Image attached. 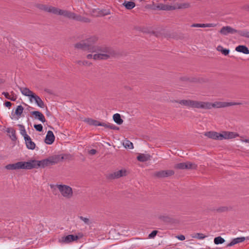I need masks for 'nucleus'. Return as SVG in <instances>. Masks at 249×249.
<instances>
[{"label":"nucleus","mask_w":249,"mask_h":249,"mask_svg":"<svg viewBox=\"0 0 249 249\" xmlns=\"http://www.w3.org/2000/svg\"><path fill=\"white\" fill-rule=\"evenodd\" d=\"M36 7L40 10L49 13H52L56 15L62 16L64 17L72 19L77 21L87 22V19L80 15H77L74 13L71 12L66 10H63L52 5L37 3L36 5Z\"/></svg>","instance_id":"1"},{"label":"nucleus","mask_w":249,"mask_h":249,"mask_svg":"<svg viewBox=\"0 0 249 249\" xmlns=\"http://www.w3.org/2000/svg\"><path fill=\"white\" fill-rule=\"evenodd\" d=\"M92 53H96L98 60H106L115 57L117 52L112 47L106 45L94 46Z\"/></svg>","instance_id":"2"},{"label":"nucleus","mask_w":249,"mask_h":249,"mask_svg":"<svg viewBox=\"0 0 249 249\" xmlns=\"http://www.w3.org/2000/svg\"><path fill=\"white\" fill-rule=\"evenodd\" d=\"M173 103L180 104L182 107L186 108H193L197 109H203V101L193 100L191 99H182L174 100Z\"/></svg>","instance_id":"3"},{"label":"nucleus","mask_w":249,"mask_h":249,"mask_svg":"<svg viewBox=\"0 0 249 249\" xmlns=\"http://www.w3.org/2000/svg\"><path fill=\"white\" fill-rule=\"evenodd\" d=\"M33 160L28 161H19L13 164H9L5 166L7 170L32 169L35 168Z\"/></svg>","instance_id":"4"},{"label":"nucleus","mask_w":249,"mask_h":249,"mask_svg":"<svg viewBox=\"0 0 249 249\" xmlns=\"http://www.w3.org/2000/svg\"><path fill=\"white\" fill-rule=\"evenodd\" d=\"M242 104L240 102H226L216 101L213 103L209 102H203V109H211L212 108H223L230 106L240 105Z\"/></svg>","instance_id":"5"},{"label":"nucleus","mask_w":249,"mask_h":249,"mask_svg":"<svg viewBox=\"0 0 249 249\" xmlns=\"http://www.w3.org/2000/svg\"><path fill=\"white\" fill-rule=\"evenodd\" d=\"M33 161L35 162L34 163L35 166V168H37L39 167L44 168L46 166L53 165L58 162L59 161V157L58 156H54L41 160H33Z\"/></svg>","instance_id":"6"},{"label":"nucleus","mask_w":249,"mask_h":249,"mask_svg":"<svg viewBox=\"0 0 249 249\" xmlns=\"http://www.w3.org/2000/svg\"><path fill=\"white\" fill-rule=\"evenodd\" d=\"M219 32L221 34L224 36H227L229 34L238 33L240 36L245 37H246L245 35L248 33V31L246 30H237L229 26L222 27Z\"/></svg>","instance_id":"7"},{"label":"nucleus","mask_w":249,"mask_h":249,"mask_svg":"<svg viewBox=\"0 0 249 249\" xmlns=\"http://www.w3.org/2000/svg\"><path fill=\"white\" fill-rule=\"evenodd\" d=\"M56 187L61 195L65 198L71 199L73 196V191L70 186L66 185L57 184Z\"/></svg>","instance_id":"8"},{"label":"nucleus","mask_w":249,"mask_h":249,"mask_svg":"<svg viewBox=\"0 0 249 249\" xmlns=\"http://www.w3.org/2000/svg\"><path fill=\"white\" fill-rule=\"evenodd\" d=\"M75 47L83 51H87L89 53H92L94 46H91L86 40H85L75 44Z\"/></svg>","instance_id":"9"},{"label":"nucleus","mask_w":249,"mask_h":249,"mask_svg":"<svg viewBox=\"0 0 249 249\" xmlns=\"http://www.w3.org/2000/svg\"><path fill=\"white\" fill-rule=\"evenodd\" d=\"M80 238L76 235L70 234L67 236H63L59 238L58 242L62 244H67L71 243L73 241H77Z\"/></svg>","instance_id":"10"},{"label":"nucleus","mask_w":249,"mask_h":249,"mask_svg":"<svg viewBox=\"0 0 249 249\" xmlns=\"http://www.w3.org/2000/svg\"><path fill=\"white\" fill-rule=\"evenodd\" d=\"M239 136V134L234 132L223 131L219 133V141L235 138Z\"/></svg>","instance_id":"11"},{"label":"nucleus","mask_w":249,"mask_h":249,"mask_svg":"<svg viewBox=\"0 0 249 249\" xmlns=\"http://www.w3.org/2000/svg\"><path fill=\"white\" fill-rule=\"evenodd\" d=\"M175 172L172 170H160L156 171L153 173L154 177L161 178H167L174 175Z\"/></svg>","instance_id":"12"},{"label":"nucleus","mask_w":249,"mask_h":249,"mask_svg":"<svg viewBox=\"0 0 249 249\" xmlns=\"http://www.w3.org/2000/svg\"><path fill=\"white\" fill-rule=\"evenodd\" d=\"M196 165L190 162H181L175 164L174 168L177 169H195Z\"/></svg>","instance_id":"13"},{"label":"nucleus","mask_w":249,"mask_h":249,"mask_svg":"<svg viewBox=\"0 0 249 249\" xmlns=\"http://www.w3.org/2000/svg\"><path fill=\"white\" fill-rule=\"evenodd\" d=\"M126 175L127 171L124 169H121L120 170H118L112 173L109 174L107 176V178L110 179L118 178L120 177L125 176Z\"/></svg>","instance_id":"14"},{"label":"nucleus","mask_w":249,"mask_h":249,"mask_svg":"<svg viewBox=\"0 0 249 249\" xmlns=\"http://www.w3.org/2000/svg\"><path fill=\"white\" fill-rule=\"evenodd\" d=\"M21 93L25 96L29 97L30 101L32 102V97L35 94L32 91L28 88L25 87H18Z\"/></svg>","instance_id":"15"},{"label":"nucleus","mask_w":249,"mask_h":249,"mask_svg":"<svg viewBox=\"0 0 249 249\" xmlns=\"http://www.w3.org/2000/svg\"><path fill=\"white\" fill-rule=\"evenodd\" d=\"M204 136L208 138L212 139L214 140H219V133L213 131H210L206 132L204 134Z\"/></svg>","instance_id":"16"},{"label":"nucleus","mask_w":249,"mask_h":249,"mask_svg":"<svg viewBox=\"0 0 249 249\" xmlns=\"http://www.w3.org/2000/svg\"><path fill=\"white\" fill-rule=\"evenodd\" d=\"M54 139L55 137L53 132L51 130L48 131L45 139V142L48 144H51L53 142Z\"/></svg>","instance_id":"17"},{"label":"nucleus","mask_w":249,"mask_h":249,"mask_svg":"<svg viewBox=\"0 0 249 249\" xmlns=\"http://www.w3.org/2000/svg\"><path fill=\"white\" fill-rule=\"evenodd\" d=\"M26 147L28 149L34 150L36 148L35 143L32 141L30 136H28L24 139Z\"/></svg>","instance_id":"18"},{"label":"nucleus","mask_w":249,"mask_h":249,"mask_svg":"<svg viewBox=\"0 0 249 249\" xmlns=\"http://www.w3.org/2000/svg\"><path fill=\"white\" fill-rule=\"evenodd\" d=\"M32 100L33 101V100L35 101V103L37 104V105L41 107L44 108L45 107L44 102L41 100V99L35 93L32 97Z\"/></svg>","instance_id":"19"},{"label":"nucleus","mask_w":249,"mask_h":249,"mask_svg":"<svg viewBox=\"0 0 249 249\" xmlns=\"http://www.w3.org/2000/svg\"><path fill=\"white\" fill-rule=\"evenodd\" d=\"M31 113L35 116L36 119H38L41 122L45 123L46 122L45 118L41 112L38 111H34L32 112Z\"/></svg>","instance_id":"20"},{"label":"nucleus","mask_w":249,"mask_h":249,"mask_svg":"<svg viewBox=\"0 0 249 249\" xmlns=\"http://www.w3.org/2000/svg\"><path fill=\"white\" fill-rule=\"evenodd\" d=\"M191 7V3L189 2H184V3H181L176 4V7H173L172 9L175 10L176 9H188Z\"/></svg>","instance_id":"21"},{"label":"nucleus","mask_w":249,"mask_h":249,"mask_svg":"<svg viewBox=\"0 0 249 249\" xmlns=\"http://www.w3.org/2000/svg\"><path fill=\"white\" fill-rule=\"evenodd\" d=\"M151 156L149 154H140L137 157L138 160L141 162L147 161L150 160Z\"/></svg>","instance_id":"22"},{"label":"nucleus","mask_w":249,"mask_h":249,"mask_svg":"<svg viewBox=\"0 0 249 249\" xmlns=\"http://www.w3.org/2000/svg\"><path fill=\"white\" fill-rule=\"evenodd\" d=\"M6 132L9 134V137L12 141H15L17 140L16 130L13 128H8Z\"/></svg>","instance_id":"23"},{"label":"nucleus","mask_w":249,"mask_h":249,"mask_svg":"<svg viewBox=\"0 0 249 249\" xmlns=\"http://www.w3.org/2000/svg\"><path fill=\"white\" fill-rule=\"evenodd\" d=\"M216 26V24L214 23H206V24H200V23H194L191 25L192 27H214Z\"/></svg>","instance_id":"24"},{"label":"nucleus","mask_w":249,"mask_h":249,"mask_svg":"<svg viewBox=\"0 0 249 249\" xmlns=\"http://www.w3.org/2000/svg\"><path fill=\"white\" fill-rule=\"evenodd\" d=\"M235 51L244 54H249V50L245 45H239L235 48Z\"/></svg>","instance_id":"25"},{"label":"nucleus","mask_w":249,"mask_h":249,"mask_svg":"<svg viewBox=\"0 0 249 249\" xmlns=\"http://www.w3.org/2000/svg\"><path fill=\"white\" fill-rule=\"evenodd\" d=\"M246 238L244 237H238L233 239L229 244H228V247H231L236 244L242 242L244 241Z\"/></svg>","instance_id":"26"},{"label":"nucleus","mask_w":249,"mask_h":249,"mask_svg":"<svg viewBox=\"0 0 249 249\" xmlns=\"http://www.w3.org/2000/svg\"><path fill=\"white\" fill-rule=\"evenodd\" d=\"M84 122H86V123H87L88 124H89L90 125H94V126H98L99 122V121H98L97 120H94V119H92L91 118H85L84 120Z\"/></svg>","instance_id":"27"},{"label":"nucleus","mask_w":249,"mask_h":249,"mask_svg":"<svg viewBox=\"0 0 249 249\" xmlns=\"http://www.w3.org/2000/svg\"><path fill=\"white\" fill-rule=\"evenodd\" d=\"M24 110L23 107L21 105L18 106L15 110V115L17 116V119L21 117Z\"/></svg>","instance_id":"28"},{"label":"nucleus","mask_w":249,"mask_h":249,"mask_svg":"<svg viewBox=\"0 0 249 249\" xmlns=\"http://www.w3.org/2000/svg\"><path fill=\"white\" fill-rule=\"evenodd\" d=\"M113 119L114 121L118 124H121L123 123V120L121 119L120 114L118 113H116L113 115Z\"/></svg>","instance_id":"29"},{"label":"nucleus","mask_w":249,"mask_h":249,"mask_svg":"<svg viewBox=\"0 0 249 249\" xmlns=\"http://www.w3.org/2000/svg\"><path fill=\"white\" fill-rule=\"evenodd\" d=\"M98 38L96 36H91L86 39L87 42H88L91 46H96L93 44L98 41Z\"/></svg>","instance_id":"30"},{"label":"nucleus","mask_w":249,"mask_h":249,"mask_svg":"<svg viewBox=\"0 0 249 249\" xmlns=\"http://www.w3.org/2000/svg\"><path fill=\"white\" fill-rule=\"evenodd\" d=\"M123 5H124L127 9L130 10L135 6V3L133 1H126L123 3Z\"/></svg>","instance_id":"31"},{"label":"nucleus","mask_w":249,"mask_h":249,"mask_svg":"<svg viewBox=\"0 0 249 249\" xmlns=\"http://www.w3.org/2000/svg\"><path fill=\"white\" fill-rule=\"evenodd\" d=\"M18 126L19 128L20 133L24 137V139L29 136L27 135L25 127L23 125L18 124Z\"/></svg>","instance_id":"32"},{"label":"nucleus","mask_w":249,"mask_h":249,"mask_svg":"<svg viewBox=\"0 0 249 249\" xmlns=\"http://www.w3.org/2000/svg\"><path fill=\"white\" fill-rule=\"evenodd\" d=\"M217 50L220 52L224 55H227L230 52V50L227 49H224L223 47L220 45L217 46L216 48Z\"/></svg>","instance_id":"33"},{"label":"nucleus","mask_w":249,"mask_h":249,"mask_svg":"<svg viewBox=\"0 0 249 249\" xmlns=\"http://www.w3.org/2000/svg\"><path fill=\"white\" fill-rule=\"evenodd\" d=\"M86 55V58L88 59H93L95 61H98V58L96 53H90Z\"/></svg>","instance_id":"34"},{"label":"nucleus","mask_w":249,"mask_h":249,"mask_svg":"<svg viewBox=\"0 0 249 249\" xmlns=\"http://www.w3.org/2000/svg\"><path fill=\"white\" fill-rule=\"evenodd\" d=\"M191 237L194 238H197L198 239H203L206 237V236L204 235L203 233H196L192 234L191 235Z\"/></svg>","instance_id":"35"},{"label":"nucleus","mask_w":249,"mask_h":249,"mask_svg":"<svg viewBox=\"0 0 249 249\" xmlns=\"http://www.w3.org/2000/svg\"><path fill=\"white\" fill-rule=\"evenodd\" d=\"M76 63L78 64L80 66H90L92 65V63L90 62H89V61L87 60H79L76 62Z\"/></svg>","instance_id":"36"},{"label":"nucleus","mask_w":249,"mask_h":249,"mask_svg":"<svg viewBox=\"0 0 249 249\" xmlns=\"http://www.w3.org/2000/svg\"><path fill=\"white\" fill-rule=\"evenodd\" d=\"M123 145L126 148L132 149L133 148V143L129 141L126 140L124 142Z\"/></svg>","instance_id":"37"},{"label":"nucleus","mask_w":249,"mask_h":249,"mask_svg":"<svg viewBox=\"0 0 249 249\" xmlns=\"http://www.w3.org/2000/svg\"><path fill=\"white\" fill-rule=\"evenodd\" d=\"M225 242V240L221 236H218L214 239V243L216 245L222 244Z\"/></svg>","instance_id":"38"},{"label":"nucleus","mask_w":249,"mask_h":249,"mask_svg":"<svg viewBox=\"0 0 249 249\" xmlns=\"http://www.w3.org/2000/svg\"><path fill=\"white\" fill-rule=\"evenodd\" d=\"M157 8L158 9H159L160 10H173L172 9L173 7H170V8H168L167 6H166L165 5H163V4H162L161 5H158V6H157Z\"/></svg>","instance_id":"39"},{"label":"nucleus","mask_w":249,"mask_h":249,"mask_svg":"<svg viewBox=\"0 0 249 249\" xmlns=\"http://www.w3.org/2000/svg\"><path fill=\"white\" fill-rule=\"evenodd\" d=\"M110 125H111V124L108 123H105L99 122V124H98V126H102L105 127V128H109V129L110 128Z\"/></svg>","instance_id":"40"},{"label":"nucleus","mask_w":249,"mask_h":249,"mask_svg":"<svg viewBox=\"0 0 249 249\" xmlns=\"http://www.w3.org/2000/svg\"><path fill=\"white\" fill-rule=\"evenodd\" d=\"M34 128L38 131L41 132L43 129V126L41 124H35Z\"/></svg>","instance_id":"41"},{"label":"nucleus","mask_w":249,"mask_h":249,"mask_svg":"<svg viewBox=\"0 0 249 249\" xmlns=\"http://www.w3.org/2000/svg\"><path fill=\"white\" fill-rule=\"evenodd\" d=\"M157 233H158L157 231L155 230V231H152L151 232V233L149 234V235H148L149 238H154L156 235Z\"/></svg>","instance_id":"42"},{"label":"nucleus","mask_w":249,"mask_h":249,"mask_svg":"<svg viewBox=\"0 0 249 249\" xmlns=\"http://www.w3.org/2000/svg\"><path fill=\"white\" fill-rule=\"evenodd\" d=\"M80 219L82 220L86 224H89V219L88 218H86V217H83V216H80Z\"/></svg>","instance_id":"43"},{"label":"nucleus","mask_w":249,"mask_h":249,"mask_svg":"<svg viewBox=\"0 0 249 249\" xmlns=\"http://www.w3.org/2000/svg\"><path fill=\"white\" fill-rule=\"evenodd\" d=\"M2 94L3 95L6 99L9 100L10 99V96L9 95V93L7 92H3Z\"/></svg>","instance_id":"44"},{"label":"nucleus","mask_w":249,"mask_h":249,"mask_svg":"<svg viewBox=\"0 0 249 249\" xmlns=\"http://www.w3.org/2000/svg\"><path fill=\"white\" fill-rule=\"evenodd\" d=\"M160 219H161L164 221H166L169 218V217H168L167 216L163 215V216H160Z\"/></svg>","instance_id":"45"},{"label":"nucleus","mask_w":249,"mask_h":249,"mask_svg":"<svg viewBox=\"0 0 249 249\" xmlns=\"http://www.w3.org/2000/svg\"><path fill=\"white\" fill-rule=\"evenodd\" d=\"M96 153H97V151H96V150L94 149H91V150H90L89 151V153L90 155H95Z\"/></svg>","instance_id":"46"},{"label":"nucleus","mask_w":249,"mask_h":249,"mask_svg":"<svg viewBox=\"0 0 249 249\" xmlns=\"http://www.w3.org/2000/svg\"><path fill=\"white\" fill-rule=\"evenodd\" d=\"M110 129H113V130H118L119 127L117 126H115V125H114L113 124H111Z\"/></svg>","instance_id":"47"},{"label":"nucleus","mask_w":249,"mask_h":249,"mask_svg":"<svg viewBox=\"0 0 249 249\" xmlns=\"http://www.w3.org/2000/svg\"><path fill=\"white\" fill-rule=\"evenodd\" d=\"M177 238L178 239L181 240V241H183V240H185V236L183 235H180L178 236H177Z\"/></svg>","instance_id":"48"},{"label":"nucleus","mask_w":249,"mask_h":249,"mask_svg":"<svg viewBox=\"0 0 249 249\" xmlns=\"http://www.w3.org/2000/svg\"><path fill=\"white\" fill-rule=\"evenodd\" d=\"M4 105L6 107H9L11 106L12 103L10 102L6 101L5 102Z\"/></svg>","instance_id":"49"},{"label":"nucleus","mask_w":249,"mask_h":249,"mask_svg":"<svg viewBox=\"0 0 249 249\" xmlns=\"http://www.w3.org/2000/svg\"><path fill=\"white\" fill-rule=\"evenodd\" d=\"M17 99V97L16 96H10V100L11 101H15Z\"/></svg>","instance_id":"50"},{"label":"nucleus","mask_w":249,"mask_h":249,"mask_svg":"<svg viewBox=\"0 0 249 249\" xmlns=\"http://www.w3.org/2000/svg\"><path fill=\"white\" fill-rule=\"evenodd\" d=\"M241 141L242 142H245L249 143V139H241Z\"/></svg>","instance_id":"51"},{"label":"nucleus","mask_w":249,"mask_h":249,"mask_svg":"<svg viewBox=\"0 0 249 249\" xmlns=\"http://www.w3.org/2000/svg\"><path fill=\"white\" fill-rule=\"evenodd\" d=\"M245 10L249 12V5H247L244 7Z\"/></svg>","instance_id":"52"},{"label":"nucleus","mask_w":249,"mask_h":249,"mask_svg":"<svg viewBox=\"0 0 249 249\" xmlns=\"http://www.w3.org/2000/svg\"><path fill=\"white\" fill-rule=\"evenodd\" d=\"M246 38H249V32H248V33H247V35H245Z\"/></svg>","instance_id":"53"},{"label":"nucleus","mask_w":249,"mask_h":249,"mask_svg":"<svg viewBox=\"0 0 249 249\" xmlns=\"http://www.w3.org/2000/svg\"><path fill=\"white\" fill-rule=\"evenodd\" d=\"M11 95H12V96H13V95H14V92H13V91H12V92H11Z\"/></svg>","instance_id":"54"}]
</instances>
